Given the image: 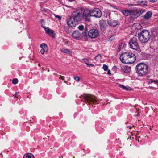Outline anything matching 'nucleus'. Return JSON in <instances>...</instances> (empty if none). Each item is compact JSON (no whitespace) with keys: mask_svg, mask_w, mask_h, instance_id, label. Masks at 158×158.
Segmentation results:
<instances>
[{"mask_svg":"<svg viewBox=\"0 0 158 158\" xmlns=\"http://www.w3.org/2000/svg\"><path fill=\"white\" fill-rule=\"evenodd\" d=\"M74 79L77 81H78L80 80V77H79L76 76L74 77Z\"/></svg>","mask_w":158,"mask_h":158,"instance_id":"27","label":"nucleus"},{"mask_svg":"<svg viewBox=\"0 0 158 158\" xmlns=\"http://www.w3.org/2000/svg\"><path fill=\"white\" fill-rule=\"evenodd\" d=\"M128 5L129 6H134L133 4H129Z\"/></svg>","mask_w":158,"mask_h":158,"instance_id":"38","label":"nucleus"},{"mask_svg":"<svg viewBox=\"0 0 158 158\" xmlns=\"http://www.w3.org/2000/svg\"><path fill=\"white\" fill-rule=\"evenodd\" d=\"M18 82V80L17 78H15L13 79L12 81V82L13 84L15 85L17 84Z\"/></svg>","mask_w":158,"mask_h":158,"instance_id":"22","label":"nucleus"},{"mask_svg":"<svg viewBox=\"0 0 158 158\" xmlns=\"http://www.w3.org/2000/svg\"><path fill=\"white\" fill-rule=\"evenodd\" d=\"M139 41L142 43H145L148 41L151 38L150 32L146 30H143L138 34Z\"/></svg>","mask_w":158,"mask_h":158,"instance_id":"4","label":"nucleus"},{"mask_svg":"<svg viewBox=\"0 0 158 158\" xmlns=\"http://www.w3.org/2000/svg\"><path fill=\"white\" fill-rule=\"evenodd\" d=\"M78 28L81 31H82L84 29V26L83 25H81L78 27Z\"/></svg>","mask_w":158,"mask_h":158,"instance_id":"28","label":"nucleus"},{"mask_svg":"<svg viewBox=\"0 0 158 158\" xmlns=\"http://www.w3.org/2000/svg\"><path fill=\"white\" fill-rule=\"evenodd\" d=\"M47 137H48V138L49 137V136H47Z\"/></svg>","mask_w":158,"mask_h":158,"instance_id":"48","label":"nucleus"},{"mask_svg":"<svg viewBox=\"0 0 158 158\" xmlns=\"http://www.w3.org/2000/svg\"><path fill=\"white\" fill-rule=\"evenodd\" d=\"M101 26L102 27L103 26V25H101Z\"/></svg>","mask_w":158,"mask_h":158,"instance_id":"47","label":"nucleus"},{"mask_svg":"<svg viewBox=\"0 0 158 158\" xmlns=\"http://www.w3.org/2000/svg\"><path fill=\"white\" fill-rule=\"evenodd\" d=\"M131 16L133 19H136L138 17L139 14L138 12V10L136 8L131 9Z\"/></svg>","mask_w":158,"mask_h":158,"instance_id":"10","label":"nucleus"},{"mask_svg":"<svg viewBox=\"0 0 158 158\" xmlns=\"http://www.w3.org/2000/svg\"><path fill=\"white\" fill-rule=\"evenodd\" d=\"M102 15V13L100 10L98 9H94L91 11V16H94L96 18L100 17Z\"/></svg>","mask_w":158,"mask_h":158,"instance_id":"9","label":"nucleus"},{"mask_svg":"<svg viewBox=\"0 0 158 158\" xmlns=\"http://www.w3.org/2000/svg\"><path fill=\"white\" fill-rule=\"evenodd\" d=\"M147 2L146 1H142L137 2V4L138 5L144 6H147Z\"/></svg>","mask_w":158,"mask_h":158,"instance_id":"16","label":"nucleus"},{"mask_svg":"<svg viewBox=\"0 0 158 158\" xmlns=\"http://www.w3.org/2000/svg\"><path fill=\"white\" fill-rule=\"evenodd\" d=\"M107 74H110V70H108Z\"/></svg>","mask_w":158,"mask_h":158,"instance_id":"37","label":"nucleus"},{"mask_svg":"<svg viewBox=\"0 0 158 158\" xmlns=\"http://www.w3.org/2000/svg\"><path fill=\"white\" fill-rule=\"evenodd\" d=\"M27 97L29 98H29V96H28Z\"/></svg>","mask_w":158,"mask_h":158,"instance_id":"45","label":"nucleus"},{"mask_svg":"<svg viewBox=\"0 0 158 158\" xmlns=\"http://www.w3.org/2000/svg\"><path fill=\"white\" fill-rule=\"evenodd\" d=\"M130 48L132 49L137 50L139 48L138 41L136 37H133L132 38L129 42Z\"/></svg>","mask_w":158,"mask_h":158,"instance_id":"7","label":"nucleus"},{"mask_svg":"<svg viewBox=\"0 0 158 158\" xmlns=\"http://www.w3.org/2000/svg\"><path fill=\"white\" fill-rule=\"evenodd\" d=\"M42 27H43V28L44 27H43V26H42Z\"/></svg>","mask_w":158,"mask_h":158,"instance_id":"50","label":"nucleus"},{"mask_svg":"<svg viewBox=\"0 0 158 158\" xmlns=\"http://www.w3.org/2000/svg\"><path fill=\"white\" fill-rule=\"evenodd\" d=\"M40 52L42 54H44V52H47V51L41 49V50L40 51Z\"/></svg>","mask_w":158,"mask_h":158,"instance_id":"30","label":"nucleus"},{"mask_svg":"<svg viewBox=\"0 0 158 158\" xmlns=\"http://www.w3.org/2000/svg\"><path fill=\"white\" fill-rule=\"evenodd\" d=\"M128 127L130 129H131L132 128V127L131 126H129Z\"/></svg>","mask_w":158,"mask_h":158,"instance_id":"39","label":"nucleus"},{"mask_svg":"<svg viewBox=\"0 0 158 158\" xmlns=\"http://www.w3.org/2000/svg\"><path fill=\"white\" fill-rule=\"evenodd\" d=\"M136 73L139 76H143L145 75L148 71V67L144 63H139L135 68Z\"/></svg>","mask_w":158,"mask_h":158,"instance_id":"3","label":"nucleus"},{"mask_svg":"<svg viewBox=\"0 0 158 158\" xmlns=\"http://www.w3.org/2000/svg\"><path fill=\"white\" fill-rule=\"evenodd\" d=\"M148 83H154L155 84H158V81L153 80H150L149 81H148Z\"/></svg>","mask_w":158,"mask_h":158,"instance_id":"20","label":"nucleus"},{"mask_svg":"<svg viewBox=\"0 0 158 158\" xmlns=\"http://www.w3.org/2000/svg\"><path fill=\"white\" fill-rule=\"evenodd\" d=\"M38 65H39V66H40V64H38Z\"/></svg>","mask_w":158,"mask_h":158,"instance_id":"46","label":"nucleus"},{"mask_svg":"<svg viewBox=\"0 0 158 158\" xmlns=\"http://www.w3.org/2000/svg\"><path fill=\"white\" fill-rule=\"evenodd\" d=\"M152 12L148 11L147 12L145 15L143 16V18L145 19H148L150 18L152 16Z\"/></svg>","mask_w":158,"mask_h":158,"instance_id":"15","label":"nucleus"},{"mask_svg":"<svg viewBox=\"0 0 158 158\" xmlns=\"http://www.w3.org/2000/svg\"><path fill=\"white\" fill-rule=\"evenodd\" d=\"M131 9L129 10H123L122 11L123 14L125 15L126 16H128V15H131Z\"/></svg>","mask_w":158,"mask_h":158,"instance_id":"18","label":"nucleus"},{"mask_svg":"<svg viewBox=\"0 0 158 158\" xmlns=\"http://www.w3.org/2000/svg\"><path fill=\"white\" fill-rule=\"evenodd\" d=\"M40 22H41V24L43 25V24L44 23V21L43 20L41 19L40 21Z\"/></svg>","mask_w":158,"mask_h":158,"instance_id":"35","label":"nucleus"},{"mask_svg":"<svg viewBox=\"0 0 158 158\" xmlns=\"http://www.w3.org/2000/svg\"><path fill=\"white\" fill-rule=\"evenodd\" d=\"M64 83H66V82H67V81H64Z\"/></svg>","mask_w":158,"mask_h":158,"instance_id":"40","label":"nucleus"},{"mask_svg":"<svg viewBox=\"0 0 158 158\" xmlns=\"http://www.w3.org/2000/svg\"><path fill=\"white\" fill-rule=\"evenodd\" d=\"M54 15L55 16V17L58 18L59 20H61L62 17L61 16L58 15L56 14H54Z\"/></svg>","mask_w":158,"mask_h":158,"instance_id":"26","label":"nucleus"},{"mask_svg":"<svg viewBox=\"0 0 158 158\" xmlns=\"http://www.w3.org/2000/svg\"><path fill=\"white\" fill-rule=\"evenodd\" d=\"M40 47L41 49L47 51H48V48L47 45L45 43L42 44L40 45Z\"/></svg>","mask_w":158,"mask_h":158,"instance_id":"17","label":"nucleus"},{"mask_svg":"<svg viewBox=\"0 0 158 158\" xmlns=\"http://www.w3.org/2000/svg\"><path fill=\"white\" fill-rule=\"evenodd\" d=\"M87 65L88 67H90V66L92 67H94V65L92 64H87Z\"/></svg>","mask_w":158,"mask_h":158,"instance_id":"32","label":"nucleus"},{"mask_svg":"<svg viewBox=\"0 0 158 158\" xmlns=\"http://www.w3.org/2000/svg\"><path fill=\"white\" fill-rule=\"evenodd\" d=\"M28 37L29 38H30V36L29 35H28Z\"/></svg>","mask_w":158,"mask_h":158,"instance_id":"42","label":"nucleus"},{"mask_svg":"<svg viewBox=\"0 0 158 158\" xmlns=\"http://www.w3.org/2000/svg\"><path fill=\"white\" fill-rule=\"evenodd\" d=\"M107 23L110 26L113 27L116 26L118 23V21H114L112 19L108 20Z\"/></svg>","mask_w":158,"mask_h":158,"instance_id":"11","label":"nucleus"},{"mask_svg":"<svg viewBox=\"0 0 158 158\" xmlns=\"http://www.w3.org/2000/svg\"><path fill=\"white\" fill-rule=\"evenodd\" d=\"M149 1L152 2H156V0H149Z\"/></svg>","mask_w":158,"mask_h":158,"instance_id":"34","label":"nucleus"},{"mask_svg":"<svg viewBox=\"0 0 158 158\" xmlns=\"http://www.w3.org/2000/svg\"><path fill=\"white\" fill-rule=\"evenodd\" d=\"M119 86L121 88L123 89L126 90H130L129 89L130 88L129 87H126L123 85H120V84L119 85Z\"/></svg>","mask_w":158,"mask_h":158,"instance_id":"19","label":"nucleus"},{"mask_svg":"<svg viewBox=\"0 0 158 158\" xmlns=\"http://www.w3.org/2000/svg\"><path fill=\"white\" fill-rule=\"evenodd\" d=\"M48 72H49V69H48Z\"/></svg>","mask_w":158,"mask_h":158,"instance_id":"43","label":"nucleus"},{"mask_svg":"<svg viewBox=\"0 0 158 158\" xmlns=\"http://www.w3.org/2000/svg\"><path fill=\"white\" fill-rule=\"evenodd\" d=\"M18 93L16 92L15 93V94L13 95V96L14 97H16V96L17 95Z\"/></svg>","mask_w":158,"mask_h":158,"instance_id":"36","label":"nucleus"},{"mask_svg":"<svg viewBox=\"0 0 158 158\" xmlns=\"http://www.w3.org/2000/svg\"><path fill=\"white\" fill-rule=\"evenodd\" d=\"M131 67L128 66H123L122 67V70L126 73H128L131 70Z\"/></svg>","mask_w":158,"mask_h":158,"instance_id":"12","label":"nucleus"},{"mask_svg":"<svg viewBox=\"0 0 158 158\" xmlns=\"http://www.w3.org/2000/svg\"><path fill=\"white\" fill-rule=\"evenodd\" d=\"M26 156V158H31V156L27 154H26L25 155Z\"/></svg>","mask_w":158,"mask_h":158,"instance_id":"29","label":"nucleus"},{"mask_svg":"<svg viewBox=\"0 0 158 158\" xmlns=\"http://www.w3.org/2000/svg\"><path fill=\"white\" fill-rule=\"evenodd\" d=\"M91 11L87 9H85L83 11L82 14L83 18H85L86 21H90V17L91 16Z\"/></svg>","mask_w":158,"mask_h":158,"instance_id":"8","label":"nucleus"},{"mask_svg":"<svg viewBox=\"0 0 158 158\" xmlns=\"http://www.w3.org/2000/svg\"><path fill=\"white\" fill-rule=\"evenodd\" d=\"M120 48H119V49H118L120 50Z\"/></svg>","mask_w":158,"mask_h":158,"instance_id":"49","label":"nucleus"},{"mask_svg":"<svg viewBox=\"0 0 158 158\" xmlns=\"http://www.w3.org/2000/svg\"><path fill=\"white\" fill-rule=\"evenodd\" d=\"M145 11L144 10H138L137 12L139 13L138 17L140 16L143 12Z\"/></svg>","mask_w":158,"mask_h":158,"instance_id":"21","label":"nucleus"},{"mask_svg":"<svg viewBox=\"0 0 158 158\" xmlns=\"http://www.w3.org/2000/svg\"><path fill=\"white\" fill-rule=\"evenodd\" d=\"M27 97L29 98H29V96H28Z\"/></svg>","mask_w":158,"mask_h":158,"instance_id":"44","label":"nucleus"},{"mask_svg":"<svg viewBox=\"0 0 158 158\" xmlns=\"http://www.w3.org/2000/svg\"><path fill=\"white\" fill-rule=\"evenodd\" d=\"M62 52L65 53H68L70 52V51L67 49H63L62 51Z\"/></svg>","mask_w":158,"mask_h":158,"instance_id":"24","label":"nucleus"},{"mask_svg":"<svg viewBox=\"0 0 158 158\" xmlns=\"http://www.w3.org/2000/svg\"><path fill=\"white\" fill-rule=\"evenodd\" d=\"M64 76H62L61 75H60V77H59V78L60 79H61L62 80H64Z\"/></svg>","mask_w":158,"mask_h":158,"instance_id":"33","label":"nucleus"},{"mask_svg":"<svg viewBox=\"0 0 158 158\" xmlns=\"http://www.w3.org/2000/svg\"><path fill=\"white\" fill-rule=\"evenodd\" d=\"M101 58V56L100 54L98 55L95 57L96 60H99Z\"/></svg>","mask_w":158,"mask_h":158,"instance_id":"25","label":"nucleus"},{"mask_svg":"<svg viewBox=\"0 0 158 158\" xmlns=\"http://www.w3.org/2000/svg\"><path fill=\"white\" fill-rule=\"evenodd\" d=\"M45 30L46 32L49 35L53 36L54 33V31L52 30H50L48 27H44Z\"/></svg>","mask_w":158,"mask_h":158,"instance_id":"14","label":"nucleus"},{"mask_svg":"<svg viewBox=\"0 0 158 158\" xmlns=\"http://www.w3.org/2000/svg\"><path fill=\"white\" fill-rule=\"evenodd\" d=\"M82 12L74 11L69 18L67 19V23L68 26L73 27L75 26L76 23L81 21L83 18Z\"/></svg>","mask_w":158,"mask_h":158,"instance_id":"1","label":"nucleus"},{"mask_svg":"<svg viewBox=\"0 0 158 158\" xmlns=\"http://www.w3.org/2000/svg\"><path fill=\"white\" fill-rule=\"evenodd\" d=\"M99 34L98 31L95 29H91L89 31L88 33H87L86 30L82 33V35L85 39H86L88 37L92 39L98 37Z\"/></svg>","mask_w":158,"mask_h":158,"instance_id":"5","label":"nucleus"},{"mask_svg":"<svg viewBox=\"0 0 158 158\" xmlns=\"http://www.w3.org/2000/svg\"><path fill=\"white\" fill-rule=\"evenodd\" d=\"M81 35V33L77 31H74L72 33L73 37L75 39L79 38Z\"/></svg>","mask_w":158,"mask_h":158,"instance_id":"13","label":"nucleus"},{"mask_svg":"<svg viewBox=\"0 0 158 158\" xmlns=\"http://www.w3.org/2000/svg\"><path fill=\"white\" fill-rule=\"evenodd\" d=\"M119 48H121V46H119L118 49H119Z\"/></svg>","mask_w":158,"mask_h":158,"instance_id":"41","label":"nucleus"},{"mask_svg":"<svg viewBox=\"0 0 158 158\" xmlns=\"http://www.w3.org/2000/svg\"><path fill=\"white\" fill-rule=\"evenodd\" d=\"M83 60L84 62L87 64H88L87 63V62L88 61V60L86 59H83Z\"/></svg>","mask_w":158,"mask_h":158,"instance_id":"31","label":"nucleus"},{"mask_svg":"<svg viewBox=\"0 0 158 158\" xmlns=\"http://www.w3.org/2000/svg\"><path fill=\"white\" fill-rule=\"evenodd\" d=\"M103 68L104 70L106 71L108 70V67L106 65L104 64L103 65Z\"/></svg>","mask_w":158,"mask_h":158,"instance_id":"23","label":"nucleus"},{"mask_svg":"<svg viewBox=\"0 0 158 158\" xmlns=\"http://www.w3.org/2000/svg\"><path fill=\"white\" fill-rule=\"evenodd\" d=\"M136 58L135 54L130 52L123 53L120 57V59L122 62L127 64L133 63L135 60Z\"/></svg>","mask_w":158,"mask_h":158,"instance_id":"2","label":"nucleus"},{"mask_svg":"<svg viewBox=\"0 0 158 158\" xmlns=\"http://www.w3.org/2000/svg\"><path fill=\"white\" fill-rule=\"evenodd\" d=\"M81 97L84 99V102L85 103H88L89 105L94 104L97 101V98L96 97L89 94H84L80 98H81Z\"/></svg>","mask_w":158,"mask_h":158,"instance_id":"6","label":"nucleus"}]
</instances>
